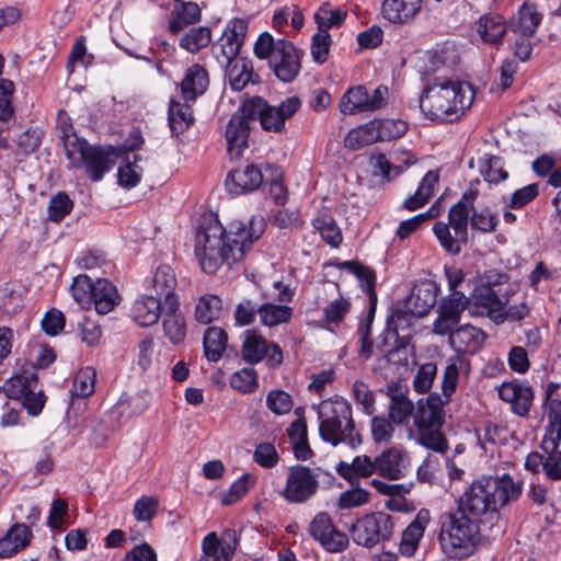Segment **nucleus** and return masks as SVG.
Segmentation results:
<instances>
[{
    "mask_svg": "<svg viewBox=\"0 0 561 561\" xmlns=\"http://www.w3.org/2000/svg\"><path fill=\"white\" fill-rule=\"evenodd\" d=\"M264 231L262 218L232 221L228 230L217 220L198 227L195 236V256L207 274L216 273L225 263L239 261Z\"/></svg>",
    "mask_w": 561,
    "mask_h": 561,
    "instance_id": "f257e3e1",
    "label": "nucleus"
},
{
    "mask_svg": "<svg viewBox=\"0 0 561 561\" xmlns=\"http://www.w3.org/2000/svg\"><path fill=\"white\" fill-rule=\"evenodd\" d=\"M474 100L473 87L465 81L436 79L420 98L424 116L438 123H451L469 110Z\"/></svg>",
    "mask_w": 561,
    "mask_h": 561,
    "instance_id": "f03ea898",
    "label": "nucleus"
},
{
    "mask_svg": "<svg viewBox=\"0 0 561 561\" xmlns=\"http://www.w3.org/2000/svg\"><path fill=\"white\" fill-rule=\"evenodd\" d=\"M522 494V483L510 476L483 478L474 481L461 495L458 507L477 522L483 515L494 513L504 505L516 501Z\"/></svg>",
    "mask_w": 561,
    "mask_h": 561,
    "instance_id": "7ed1b4c3",
    "label": "nucleus"
},
{
    "mask_svg": "<svg viewBox=\"0 0 561 561\" xmlns=\"http://www.w3.org/2000/svg\"><path fill=\"white\" fill-rule=\"evenodd\" d=\"M317 413L322 440L334 447L343 445L350 450H355L362 444L348 401L342 397L325 399L318 404Z\"/></svg>",
    "mask_w": 561,
    "mask_h": 561,
    "instance_id": "20e7f679",
    "label": "nucleus"
},
{
    "mask_svg": "<svg viewBox=\"0 0 561 561\" xmlns=\"http://www.w3.org/2000/svg\"><path fill=\"white\" fill-rule=\"evenodd\" d=\"M57 128L64 144L66 156L73 167H85L87 172L93 181L102 179L114 165L112 156L114 152L100 148L90 147L85 140L80 139L75 131L71 118L65 110L57 115Z\"/></svg>",
    "mask_w": 561,
    "mask_h": 561,
    "instance_id": "39448f33",
    "label": "nucleus"
},
{
    "mask_svg": "<svg viewBox=\"0 0 561 561\" xmlns=\"http://www.w3.org/2000/svg\"><path fill=\"white\" fill-rule=\"evenodd\" d=\"M438 541L447 557L468 558L476 552L481 541L479 524L461 510L447 512L440 516Z\"/></svg>",
    "mask_w": 561,
    "mask_h": 561,
    "instance_id": "423d86ee",
    "label": "nucleus"
},
{
    "mask_svg": "<svg viewBox=\"0 0 561 561\" xmlns=\"http://www.w3.org/2000/svg\"><path fill=\"white\" fill-rule=\"evenodd\" d=\"M451 397L431 393L425 401L416 403L414 428L409 430V439H414L434 450H444L445 440L439 433L444 423L443 407Z\"/></svg>",
    "mask_w": 561,
    "mask_h": 561,
    "instance_id": "0eeeda50",
    "label": "nucleus"
},
{
    "mask_svg": "<svg viewBox=\"0 0 561 561\" xmlns=\"http://www.w3.org/2000/svg\"><path fill=\"white\" fill-rule=\"evenodd\" d=\"M254 54L260 59H267L276 78L291 82L301 69V51L285 38H274L263 33L254 44Z\"/></svg>",
    "mask_w": 561,
    "mask_h": 561,
    "instance_id": "6e6552de",
    "label": "nucleus"
},
{
    "mask_svg": "<svg viewBox=\"0 0 561 561\" xmlns=\"http://www.w3.org/2000/svg\"><path fill=\"white\" fill-rule=\"evenodd\" d=\"M301 106L298 96H289L277 106L267 104L262 98L255 96L242 104V111L252 118H259L263 129L279 133L285 128V122L293 117Z\"/></svg>",
    "mask_w": 561,
    "mask_h": 561,
    "instance_id": "1a4fd4ad",
    "label": "nucleus"
},
{
    "mask_svg": "<svg viewBox=\"0 0 561 561\" xmlns=\"http://www.w3.org/2000/svg\"><path fill=\"white\" fill-rule=\"evenodd\" d=\"M437 294L438 288L435 282L422 279L415 283L403 302V308L392 313L389 324L398 332L400 322L404 320V313H410L414 317L426 316L436 305Z\"/></svg>",
    "mask_w": 561,
    "mask_h": 561,
    "instance_id": "9d476101",
    "label": "nucleus"
},
{
    "mask_svg": "<svg viewBox=\"0 0 561 561\" xmlns=\"http://www.w3.org/2000/svg\"><path fill=\"white\" fill-rule=\"evenodd\" d=\"M319 486L317 476L306 466H294L289 468L286 484L280 492L288 502L300 504L311 499Z\"/></svg>",
    "mask_w": 561,
    "mask_h": 561,
    "instance_id": "9b49d317",
    "label": "nucleus"
},
{
    "mask_svg": "<svg viewBox=\"0 0 561 561\" xmlns=\"http://www.w3.org/2000/svg\"><path fill=\"white\" fill-rule=\"evenodd\" d=\"M388 88L379 85L371 93L363 85L350 88L340 101V111L344 115H353L362 112H374L381 108Z\"/></svg>",
    "mask_w": 561,
    "mask_h": 561,
    "instance_id": "f8f14e48",
    "label": "nucleus"
},
{
    "mask_svg": "<svg viewBox=\"0 0 561 561\" xmlns=\"http://www.w3.org/2000/svg\"><path fill=\"white\" fill-rule=\"evenodd\" d=\"M392 531L391 517L385 513H374L358 519L352 527L353 539L357 545L374 547L386 540Z\"/></svg>",
    "mask_w": 561,
    "mask_h": 561,
    "instance_id": "ddd939ff",
    "label": "nucleus"
},
{
    "mask_svg": "<svg viewBox=\"0 0 561 561\" xmlns=\"http://www.w3.org/2000/svg\"><path fill=\"white\" fill-rule=\"evenodd\" d=\"M248 31V23L242 19L231 20L221 37L213 45V53L221 65H230L238 56Z\"/></svg>",
    "mask_w": 561,
    "mask_h": 561,
    "instance_id": "4468645a",
    "label": "nucleus"
},
{
    "mask_svg": "<svg viewBox=\"0 0 561 561\" xmlns=\"http://www.w3.org/2000/svg\"><path fill=\"white\" fill-rule=\"evenodd\" d=\"M311 536L329 552H340L348 546V537L335 528L330 515L321 512L309 527Z\"/></svg>",
    "mask_w": 561,
    "mask_h": 561,
    "instance_id": "2eb2a0df",
    "label": "nucleus"
},
{
    "mask_svg": "<svg viewBox=\"0 0 561 561\" xmlns=\"http://www.w3.org/2000/svg\"><path fill=\"white\" fill-rule=\"evenodd\" d=\"M387 396L389 398L388 417L396 425L405 426L409 433L410 428H414L416 404L397 385L388 387Z\"/></svg>",
    "mask_w": 561,
    "mask_h": 561,
    "instance_id": "dca6fc26",
    "label": "nucleus"
},
{
    "mask_svg": "<svg viewBox=\"0 0 561 561\" xmlns=\"http://www.w3.org/2000/svg\"><path fill=\"white\" fill-rule=\"evenodd\" d=\"M236 547L234 531L227 530L222 538H219L215 531L208 533L202 540L203 553L198 561H230Z\"/></svg>",
    "mask_w": 561,
    "mask_h": 561,
    "instance_id": "f3484780",
    "label": "nucleus"
},
{
    "mask_svg": "<svg viewBox=\"0 0 561 561\" xmlns=\"http://www.w3.org/2000/svg\"><path fill=\"white\" fill-rule=\"evenodd\" d=\"M252 117L245 115L241 110L240 114H234L228 122L226 128L227 149L231 159H239L243 149L248 147L249 139V119Z\"/></svg>",
    "mask_w": 561,
    "mask_h": 561,
    "instance_id": "a211bd4d",
    "label": "nucleus"
},
{
    "mask_svg": "<svg viewBox=\"0 0 561 561\" xmlns=\"http://www.w3.org/2000/svg\"><path fill=\"white\" fill-rule=\"evenodd\" d=\"M376 472L389 480L404 477L408 468V454L398 447H390L375 458Z\"/></svg>",
    "mask_w": 561,
    "mask_h": 561,
    "instance_id": "6ab92c4d",
    "label": "nucleus"
},
{
    "mask_svg": "<svg viewBox=\"0 0 561 561\" xmlns=\"http://www.w3.org/2000/svg\"><path fill=\"white\" fill-rule=\"evenodd\" d=\"M162 329L164 336L172 343L179 344L186 336V321L180 311L179 300H170L162 308Z\"/></svg>",
    "mask_w": 561,
    "mask_h": 561,
    "instance_id": "aec40b11",
    "label": "nucleus"
},
{
    "mask_svg": "<svg viewBox=\"0 0 561 561\" xmlns=\"http://www.w3.org/2000/svg\"><path fill=\"white\" fill-rule=\"evenodd\" d=\"M485 340L484 332L470 324L460 325L449 336L450 347L458 354H474Z\"/></svg>",
    "mask_w": 561,
    "mask_h": 561,
    "instance_id": "412c9836",
    "label": "nucleus"
},
{
    "mask_svg": "<svg viewBox=\"0 0 561 561\" xmlns=\"http://www.w3.org/2000/svg\"><path fill=\"white\" fill-rule=\"evenodd\" d=\"M262 182V171L249 164L243 169L231 171L226 180V187L232 194H242L256 190Z\"/></svg>",
    "mask_w": 561,
    "mask_h": 561,
    "instance_id": "4be33fe9",
    "label": "nucleus"
},
{
    "mask_svg": "<svg viewBox=\"0 0 561 561\" xmlns=\"http://www.w3.org/2000/svg\"><path fill=\"white\" fill-rule=\"evenodd\" d=\"M477 33L483 43L500 46L507 33L505 19L499 13H486L477 22Z\"/></svg>",
    "mask_w": 561,
    "mask_h": 561,
    "instance_id": "5701e85b",
    "label": "nucleus"
},
{
    "mask_svg": "<svg viewBox=\"0 0 561 561\" xmlns=\"http://www.w3.org/2000/svg\"><path fill=\"white\" fill-rule=\"evenodd\" d=\"M209 84L207 70L198 65H192L187 68L181 82V93L185 102H193L197 96L205 93Z\"/></svg>",
    "mask_w": 561,
    "mask_h": 561,
    "instance_id": "b1692460",
    "label": "nucleus"
},
{
    "mask_svg": "<svg viewBox=\"0 0 561 561\" xmlns=\"http://www.w3.org/2000/svg\"><path fill=\"white\" fill-rule=\"evenodd\" d=\"M163 302L152 295L138 298L130 310L131 318L140 327H150L158 322L162 316Z\"/></svg>",
    "mask_w": 561,
    "mask_h": 561,
    "instance_id": "393cba45",
    "label": "nucleus"
},
{
    "mask_svg": "<svg viewBox=\"0 0 561 561\" xmlns=\"http://www.w3.org/2000/svg\"><path fill=\"white\" fill-rule=\"evenodd\" d=\"M430 520V512L427 510H421L414 520L404 529L400 542V552L403 556L410 557L415 552Z\"/></svg>",
    "mask_w": 561,
    "mask_h": 561,
    "instance_id": "a878e982",
    "label": "nucleus"
},
{
    "mask_svg": "<svg viewBox=\"0 0 561 561\" xmlns=\"http://www.w3.org/2000/svg\"><path fill=\"white\" fill-rule=\"evenodd\" d=\"M422 0H383L381 13L391 23H407L420 11Z\"/></svg>",
    "mask_w": 561,
    "mask_h": 561,
    "instance_id": "bb28decb",
    "label": "nucleus"
},
{
    "mask_svg": "<svg viewBox=\"0 0 561 561\" xmlns=\"http://www.w3.org/2000/svg\"><path fill=\"white\" fill-rule=\"evenodd\" d=\"M477 192H466L460 201L455 204L448 213V225L453 230H457L468 238V222L469 215L473 210V202L476 199Z\"/></svg>",
    "mask_w": 561,
    "mask_h": 561,
    "instance_id": "cd10ccee",
    "label": "nucleus"
},
{
    "mask_svg": "<svg viewBox=\"0 0 561 561\" xmlns=\"http://www.w3.org/2000/svg\"><path fill=\"white\" fill-rule=\"evenodd\" d=\"M32 533L25 524H14L0 539V558H9L24 549L31 540Z\"/></svg>",
    "mask_w": 561,
    "mask_h": 561,
    "instance_id": "c85d7f7f",
    "label": "nucleus"
},
{
    "mask_svg": "<svg viewBox=\"0 0 561 561\" xmlns=\"http://www.w3.org/2000/svg\"><path fill=\"white\" fill-rule=\"evenodd\" d=\"M119 301L116 287L105 278L94 282L92 304L100 314H106L114 309Z\"/></svg>",
    "mask_w": 561,
    "mask_h": 561,
    "instance_id": "c756f323",
    "label": "nucleus"
},
{
    "mask_svg": "<svg viewBox=\"0 0 561 561\" xmlns=\"http://www.w3.org/2000/svg\"><path fill=\"white\" fill-rule=\"evenodd\" d=\"M368 170L373 176L371 183L383 185L397 178L403 168L399 164H393L383 153H376L369 158Z\"/></svg>",
    "mask_w": 561,
    "mask_h": 561,
    "instance_id": "7c9ffc66",
    "label": "nucleus"
},
{
    "mask_svg": "<svg viewBox=\"0 0 561 561\" xmlns=\"http://www.w3.org/2000/svg\"><path fill=\"white\" fill-rule=\"evenodd\" d=\"M151 286L159 298L164 297L163 305H168L171 299L179 300L174 293L176 276L171 266L167 264L159 265L152 277Z\"/></svg>",
    "mask_w": 561,
    "mask_h": 561,
    "instance_id": "2f4dec72",
    "label": "nucleus"
},
{
    "mask_svg": "<svg viewBox=\"0 0 561 561\" xmlns=\"http://www.w3.org/2000/svg\"><path fill=\"white\" fill-rule=\"evenodd\" d=\"M433 231L440 247L451 255L459 254L462 245L468 241L466 236L457 230H453L451 227L444 221H437L433 227Z\"/></svg>",
    "mask_w": 561,
    "mask_h": 561,
    "instance_id": "473e14b6",
    "label": "nucleus"
},
{
    "mask_svg": "<svg viewBox=\"0 0 561 561\" xmlns=\"http://www.w3.org/2000/svg\"><path fill=\"white\" fill-rule=\"evenodd\" d=\"M289 440L293 445L294 454L297 459H308L312 450L308 443L307 423L304 417L294 421L287 430Z\"/></svg>",
    "mask_w": 561,
    "mask_h": 561,
    "instance_id": "72a5a7b5",
    "label": "nucleus"
},
{
    "mask_svg": "<svg viewBox=\"0 0 561 561\" xmlns=\"http://www.w3.org/2000/svg\"><path fill=\"white\" fill-rule=\"evenodd\" d=\"M375 121H370L364 125L351 129L344 138V146L350 150H358L365 146H369L379 141Z\"/></svg>",
    "mask_w": 561,
    "mask_h": 561,
    "instance_id": "f704fd0d",
    "label": "nucleus"
},
{
    "mask_svg": "<svg viewBox=\"0 0 561 561\" xmlns=\"http://www.w3.org/2000/svg\"><path fill=\"white\" fill-rule=\"evenodd\" d=\"M336 471L342 478L348 481H353L358 477L368 478L376 472L375 459L371 460L370 457L366 455L357 456L351 463L341 461L336 466Z\"/></svg>",
    "mask_w": 561,
    "mask_h": 561,
    "instance_id": "c9c22d12",
    "label": "nucleus"
},
{
    "mask_svg": "<svg viewBox=\"0 0 561 561\" xmlns=\"http://www.w3.org/2000/svg\"><path fill=\"white\" fill-rule=\"evenodd\" d=\"M542 20V14L538 12L533 3H524L518 11L516 22H513V31L520 33L524 37H530L536 33Z\"/></svg>",
    "mask_w": 561,
    "mask_h": 561,
    "instance_id": "e433bc0d",
    "label": "nucleus"
},
{
    "mask_svg": "<svg viewBox=\"0 0 561 561\" xmlns=\"http://www.w3.org/2000/svg\"><path fill=\"white\" fill-rule=\"evenodd\" d=\"M437 182L438 173L436 171H428L422 179L416 192L404 201V208L412 211L424 206L432 197Z\"/></svg>",
    "mask_w": 561,
    "mask_h": 561,
    "instance_id": "4c0bfd02",
    "label": "nucleus"
},
{
    "mask_svg": "<svg viewBox=\"0 0 561 561\" xmlns=\"http://www.w3.org/2000/svg\"><path fill=\"white\" fill-rule=\"evenodd\" d=\"M228 336L225 330L210 327L204 334V352L208 360L217 362L227 347Z\"/></svg>",
    "mask_w": 561,
    "mask_h": 561,
    "instance_id": "58836bf2",
    "label": "nucleus"
},
{
    "mask_svg": "<svg viewBox=\"0 0 561 561\" xmlns=\"http://www.w3.org/2000/svg\"><path fill=\"white\" fill-rule=\"evenodd\" d=\"M194 122L188 104L172 100L169 105V124L174 135L184 133Z\"/></svg>",
    "mask_w": 561,
    "mask_h": 561,
    "instance_id": "ea45409f",
    "label": "nucleus"
},
{
    "mask_svg": "<svg viewBox=\"0 0 561 561\" xmlns=\"http://www.w3.org/2000/svg\"><path fill=\"white\" fill-rule=\"evenodd\" d=\"M131 158L127 156L118 168V183L126 188L135 187L140 182L144 171L139 164L141 157L134 153Z\"/></svg>",
    "mask_w": 561,
    "mask_h": 561,
    "instance_id": "a19ab883",
    "label": "nucleus"
},
{
    "mask_svg": "<svg viewBox=\"0 0 561 561\" xmlns=\"http://www.w3.org/2000/svg\"><path fill=\"white\" fill-rule=\"evenodd\" d=\"M222 301L216 295L202 296L195 307V319L203 324H208L220 317Z\"/></svg>",
    "mask_w": 561,
    "mask_h": 561,
    "instance_id": "79ce46f5",
    "label": "nucleus"
},
{
    "mask_svg": "<svg viewBox=\"0 0 561 561\" xmlns=\"http://www.w3.org/2000/svg\"><path fill=\"white\" fill-rule=\"evenodd\" d=\"M267 351V344L263 336L254 331L245 332V339L242 344V357L245 362L256 364L264 358Z\"/></svg>",
    "mask_w": 561,
    "mask_h": 561,
    "instance_id": "37998d69",
    "label": "nucleus"
},
{
    "mask_svg": "<svg viewBox=\"0 0 561 561\" xmlns=\"http://www.w3.org/2000/svg\"><path fill=\"white\" fill-rule=\"evenodd\" d=\"M346 11L342 9H332L331 4L324 2L314 13V21L318 30L328 32L331 27H339L346 19Z\"/></svg>",
    "mask_w": 561,
    "mask_h": 561,
    "instance_id": "c03bdc74",
    "label": "nucleus"
},
{
    "mask_svg": "<svg viewBox=\"0 0 561 561\" xmlns=\"http://www.w3.org/2000/svg\"><path fill=\"white\" fill-rule=\"evenodd\" d=\"M513 436L514 433L506 426L494 423H486L483 426L482 434L478 435V439L481 447L484 450H488V445H505L511 438H513Z\"/></svg>",
    "mask_w": 561,
    "mask_h": 561,
    "instance_id": "a18cd8bd",
    "label": "nucleus"
},
{
    "mask_svg": "<svg viewBox=\"0 0 561 561\" xmlns=\"http://www.w3.org/2000/svg\"><path fill=\"white\" fill-rule=\"evenodd\" d=\"M480 173L489 183H499L507 179L504 163L500 157L485 154L479 160Z\"/></svg>",
    "mask_w": 561,
    "mask_h": 561,
    "instance_id": "49530a36",
    "label": "nucleus"
},
{
    "mask_svg": "<svg viewBox=\"0 0 561 561\" xmlns=\"http://www.w3.org/2000/svg\"><path fill=\"white\" fill-rule=\"evenodd\" d=\"M261 322L266 327H275L288 322L293 310L287 306L265 304L257 310Z\"/></svg>",
    "mask_w": 561,
    "mask_h": 561,
    "instance_id": "de8ad7c7",
    "label": "nucleus"
},
{
    "mask_svg": "<svg viewBox=\"0 0 561 561\" xmlns=\"http://www.w3.org/2000/svg\"><path fill=\"white\" fill-rule=\"evenodd\" d=\"M211 41L210 30L206 26L191 28L181 37L180 46L190 53H197Z\"/></svg>",
    "mask_w": 561,
    "mask_h": 561,
    "instance_id": "09e8293b",
    "label": "nucleus"
},
{
    "mask_svg": "<svg viewBox=\"0 0 561 561\" xmlns=\"http://www.w3.org/2000/svg\"><path fill=\"white\" fill-rule=\"evenodd\" d=\"M442 208L434 204L426 213L420 214L400 224L397 236L403 240L415 232L423 224L439 216Z\"/></svg>",
    "mask_w": 561,
    "mask_h": 561,
    "instance_id": "8fccbe9b",
    "label": "nucleus"
},
{
    "mask_svg": "<svg viewBox=\"0 0 561 561\" xmlns=\"http://www.w3.org/2000/svg\"><path fill=\"white\" fill-rule=\"evenodd\" d=\"M394 423L385 415H376L370 420V434L376 444H389L394 435Z\"/></svg>",
    "mask_w": 561,
    "mask_h": 561,
    "instance_id": "3c124183",
    "label": "nucleus"
},
{
    "mask_svg": "<svg viewBox=\"0 0 561 561\" xmlns=\"http://www.w3.org/2000/svg\"><path fill=\"white\" fill-rule=\"evenodd\" d=\"M201 19L199 7L194 2H183L181 11L178 12L176 19L172 20L169 28L172 33H178L186 25L194 24Z\"/></svg>",
    "mask_w": 561,
    "mask_h": 561,
    "instance_id": "603ef678",
    "label": "nucleus"
},
{
    "mask_svg": "<svg viewBox=\"0 0 561 561\" xmlns=\"http://www.w3.org/2000/svg\"><path fill=\"white\" fill-rule=\"evenodd\" d=\"M94 282L87 275H78L71 285V293L75 300L83 308L92 305Z\"/></svg>",
    "mask_w": 561,
    "mask_h": 561,
    "instance_id": "864d4df0",
    "label": "nucleus"
},
{
    "mask_svg": "<svg viewBox=\"0 0 561 561\" xmlns=\"http://www.w3.org/2000/svg\"><path fill=\"white\" fill-rule=\"evenodd\" d=\"M33 386H36L35 377L16 375L5 380L2 390L10 399H21Z\"/></svg>",
    "mask_w": 561,
    "mask_h": 561,
    "instance_id": "5fc2aeb1",
    "label": "nucleus"
},
{
    "mask_svg": "<svg viewBox=\"0 0 561 561\" xmlns=\"http://www.w3.org/2000/svg\"><path fill=\"white\" fill-rule=\"evenodd\" d=\"M96 373L92 367H85L77 373L73 379L72 393L77 397H88L94 391Z\"/></svg>",
    "mask_w": 561,
    "mask_h": 561,
    "instance_id": "6e6d98bb",
    "label": "nucleus"
},
{
    "mask_svg": "<svg viewBox=\"0 0 561 561\" xmlns=\"http://www.w3.org/2000/svg\"><path fill=\"white\" fill-rule=\"evenodd\" d=\"M253 485V479L249 473H244L231 486L220 494V501L224 505H231L241 500Z\"/></svg>",
    "mask_w": 561,
    "mask_h": 561,
    "instance_id": "4d7b16f0",
    "label": "nucleus"
},
{
    "mask_svg": "<svg viewBox=\"0 0 561 561\" xmlns=\"http://www.w3.org/2000/svg\"><path fill=\"white\" fill-rule=\"evenodd\" d=\"M294 405L289 393L280 389L271 390L266 396V407L276 415L288 414Z\"/></svg>",
    "mask_w": 561,
    "mask_h": 561,
    "instance_id": "13d9d810",
    "label": "nucleus"
},
{
    "mask_svg": "<svg viewBox=\"0 0 561 561\" xmlns=\"http://www.w3.org/2000/svg\"><path fill=\"white\" fill-rule=\"evenodd\" d=\"M468 306V299L462 293L451 294L439 307L438 313L456 322L460 321V316Z\"/></svg>",
    "mask_w": 561,
    "mask_h": 561,
    "instance_id": "bf43d9fd",
    "label": "nucleus"
},
{
    "mask_svg": "<svg viewBox=\"0 0 561 561\" xmlns=\"http://www.w3.org/2000/svg\"><path fill=\"white\" fill-rule=\"evenodd\" d=\"M313 226L320 232L322 239L330 245L337 247L341 243V231L331 217H318L313 220Z\"/></svg>",
    "mask_w": 561,
    "mask_h": 561,
    "instance_id": "052dcab7",
    "label": "nucleus"
},
{
    "mask_svg": "<svg viewBox=\"0 0 561 561\" xmlns=\"http://www.w3.org/2000/svg\"><path fill=\"white\" fill-rule=\"evenodd\" d=\"M233 389L242 393H251L259 387L257 376L253 368H243L236 371L230 379Z\"/></svg>",
    "mask_w": 561,
    "mask_h": 561,
    "instance_id": "680f3d73",
    "label": "nucleus"
},
{
    "mask_svg": "<svg viewBox=\"0 0 561 561\" xmlns=\"http://www.w3.org/2000/svg\"><path fill=\"white\" fill-rule=\"evenodd\" d=\"M14 83L9 79H0V121L8 122L14 115L12 105Z\"/></svg>",
    "mask_w": 561,
    "mask_h": 561,
    "instance_id": "e2e57ef3",
    "label": "nucleus"
},
{
    "mask_svg": "<svg viewBox=\"0 0 561 561\" xmlns=\"http://www.w3.org/2000/svg\"><path fill=\"white\" fill-rule=\"evenodd\" d=\"M376 123L377 131L379 134V141L390 140L401 137L408 130V125L403 121L396 119H374Z\"/></svg>",
    "mask_w": 561,
    "mask_h": 561,
    "instance_id": "0e129e2a",
    "label": "nucleus"
},
{
    "mask_svg": "<svg viewBox=\"0 0 561 561\" xmlns=\"http://www.w3.org/2000/svg\"><path fill=\"white\" fill-rule=\"evenodd\" d=\"M252 69L243 60H234L228 71L230 85L236 91H241L252 78Z\"/></svg>",
    "mask_w": 561,
    "mask_h": 561,
    "instance_id": "69168bd1",
    "label": "nucleus"
},
{
    "mask_svg": "<svg viewBox=\"0 0 561 561\" xmlns=\"http://www.w3.org/2000/svg\"><path fill=\"white\" fill-rule=\"evenodd\" d=\"M436 375V364L428 362L421 365L413 380L414 390L417 393H426L431 389Z\"/></svg>",
    "mask_w": 561,
    "mask_h": 561,
    "instance_id": "338daca9",
    "label": "nucleus"
},
{
    "mask_svg": "<svg viewBox=\"0 0 561 561\" xmlns=\"http://www.w3.org/2000/svg\"><path fill=\"white\" fill-rule=\"evenodd\" d=\"M546 407L549 422H561V393L559 385L549 383L546 389Z\"/></svg>",
    "mask_w": 561,
    "mask_h": 561,
    "instance_id": "774afa93",
    "label": "nucleus"
}]
</instances>
